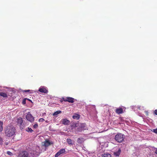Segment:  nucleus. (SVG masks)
<instances>
[{
  "instance_id": "nucleus-1",
  "label": "nucleus",
  "mask_w": 157,
  "mask_h": 157,
  "mask_svg": "<svg viewBox=\"0 0 157 157\" xmlns=\"http://www.w3.org/2000/svg\"><path fill=\"white\" fill-rule=\"evenodd\" d=\"M15 132V129L13 126H7L5 129L6 135L9 137L14 135Z\"/></svg>"
},
{
  "instance_id": "nucleus-2",
  "label": "nucleus",
  "mask_w": 157,
  "mask_h": 157,
  "mask_svg": "<svg viewBox=\"0 0 157 157\" xmlns=\"http://www.w3.org/2000/svg\"><path fill=\"white\" fill-rule=\"evenodd\" d=\"M114 138L117 141L121 143L124 141L125 138V136L124 134L119 133L115 135Z\"/></svg>"
},
{
  "instance_id": "nucleus-3",
  "label": "nucleus",
  "mask_w": 157,
  "mask_h": 157,
  "mask_svg": "<svg viewBox=\"0 0 157 157\" xmlns=\"http://www.w3.org/2000/svg\"><path fill=\"white\" fill-rule=\"evenodd\" d=\"M17 125L20 126L21 129H22L25 126V124L23 122V120L22 118L19 117L17 118L16 121Z\"/></svg>"
},
{
  "instance_id": "nucleus-4",
  "label": "nucleus",
  "mask_w": 157,
  "mask_h": 157,
  "mask_svg": "<svg viewBox=\"0 0 157 157\" xmlns=\"http://www.w3.org/2000/svg\"><path fill=\"white\" fill-rule=\"evenodd\" d=\"M62 99L65 102H68L69 103H73L74 102L75 99L70 97L63 98Z\"/></svg>"
},
{
  "instance_id": "nucleus-5",
  "label": "nucleus",
  "mask_w": 157,
  "mask_h": 157,
  "mask_svg": "<svg viewBox=\"0 0 157 157\" xmlns=\"http://www.w3.org/2000/svg\"><path fill=\"white\" fill-rule=\"evenodd\" d=\"M29 154L26 151L21 152L19 154L18 157H28Z\"/></svg>"
},
{
  "instance_id": "nucleus-6",
  "label": "nucleus",
  "mask_w": 157,
  "mask_h": 157,
  "mask_svg": "<svg viewBox=\"0 0 157 157\" xmlns=\"http://www.w3.org/2000/svg\"><path fill=\"white\" fill-rule=\"evenodd\" d=\"M38 91L43 93L46 94L48 92V90L47 87L45 86H41L39 88Z\"/></svg>"
},
{
  "instance_id": "nucleus-7",
  "label": "nucleus",
  "mask_w": 157,
  "mask_h": 157,
  "mask_svg": "<svg viewBox=\"0 0 157 157\" xmlns=\"http://www.w3.org/2000/svg\"><path fill=\"white\" fill-rule=\"evenodd\" d=\"M26 118L28 121L30 122H33L34 121V117L30 114H28L26 115Z\"/></svg>"
},
{
  "instance_id": "nucleus-8",
  "label": "nucleus",
  "mask_w": 157,
  "mask_h": 157,
  "mask_svg": "<svg viewBox=\"0 0 157 157\" xmlns=\"http://www.w3.org/2000/svg\"><path fill=\"white\" fill-rule=\"evenodd\" d=\"M65 152V149H60L55 155V157H58L62 154L64 153Z\"/></svg>"
},
{
  "instance_id": "nucleus-9",
  "label": "nucleus",
  "mask_w": 157,
  "mask_h": 157,
  "mask_svg": "<svg viewBox=\"0 0 157 157\" xmlns=\"http://www.w3.org/2000/svg\"><path fill=\"white\" fill-rule=\"evenodd\" d=\"M62 123L64 125H68L70 121L66 119H64L61 120Z\"/></svg>"
},
{
  "instance_id": "nucleus-10",
  "label": "nucleus",
  "mask_w": 157,
  "mask_h": 157,
  "mask_svg": "<svg viewBox=\"0 0 157 157\" xmlns=\"http://www.w3.org/2000/svg\"><path fill=\"white\" fill-rule=\"evenodd\" d=\"M115 112L117 114H121L123 113V109L121 108H117L116 109Z\"/></svg>"
},
{
  "instance_id": "nucleus-11",
  "label": "nucleus",
  "mask_w": 157,
  "mask_h": 157,
  "mask_svg": "<svg viewBox=\"0 0 157 157\" xmlns=\"http://www.w3.org/2000/svg\"><path fill=\"white\" fill-rule=\"evenodd\" d=\"M44 143V146L45 147H47L51 145V143L49 140H46Z\"/></svg>"
},
{
  "instance_id": "nucleus-12",
  "label": "nucleus",
  "mask_w": 157,
  "mask_h": 157,
  "mask_svg": "<svg viewBox=\"0 0 157 157\" xmlns=\"http://www.w3.org/2000/svg\"><path fill=\"white\" fill-rule=\"evenodd\" d=\"M121 152L120 149H119L117 151L115 152L114 153V155L116 156H119Z\"/></svg>"
},
{
  "instance_id": "nucleus-13",
  "label": "nucleus",
  "mask_w": 157,
  "mask_h": 157,
  "mask_svg": "<svg viewBox=\"0 0 157 157\" xmlns=\"http://www.w3.org/2000/svg\"><path fill=\"white\" fill-rule=\"evenodd\" d=\"M67 141L68 144L70 145H72L73 144L72 143V141L70 139H67Z\"/></svg>"
},
{
  "instance_id": "nucleus-14",
  "label": "nucleus",
  "mask_w": 157,
  "mask_h": 157,
  "mask_svg": "<svg viewBox=\"0 0 157 157\" xmlns=\"http://www.w3.org/2000/svg\"><path fill=\"white\" fill-rule=\"evenodd\" d=\"M76 131H75V133H77L78 132H80L82 131V128L80 127H79L77 128L76 129H75Z\"/></svg>"
},
{
  "instance_id": "nucleus-15",
  "label": "nucleus",
  "mask_w": 157,
  "mask_h": 157,
  "mask_svg": "<svg viewBox=\"0 0 157 157\" xmlns=\"http://www.w3.org/2000/svg\"><path fill=\"white\" fill-rule=\"evenodd\" d=\"M0 96L4 98H6L7 97V94L3 92L0 93Z\"/></svg>"
},
{
  "instance_id": "nucleus-16",
  "label": "nucleus",
  "mask_w": 157,
  "mask_h": 157,
  "mask_svg": "<svg viewBox=\"0 0 157 157\" xmlns=\"http://www.w3.org/2000/svg\"><path fill=\"white\" fill-rule=\"evenodd\" d=\"M102 157H111V155L109 153L104 154L102 155Z\"/></svg>"
},
{
  "instance_id": "nucleus-17",
  "label": "nucleus",
  "mask_w": 157,
  "mask_h": 157,
  "mask_svg": "<svg viewBox=\"0 0 157 157\" xmlns=\"http://www.w3.org/2000/svg\"><path fill=\"white\" fill-rule=\"evenodd\" d=\"M3 123L2 121H0V132H1L3 130Z\"/></svg>"
},
{
  "instance_id": "nucleus-18",
  "label": "nucleus",
  "mask_w": 157,
  "mask_h": 157,
  "mask_svg": "<svg viewBox=\"0 0 157 157\" xmlns=\"http://www.w3.org/2000/svg\"><path fill=\"white\" fill-rule=\"evenodd\" d=\"M61 113V111H58L56 112H55L53 114V116H55L57 115H58V114L60 113Z\"/></svg>"
},
{
  "instance_id": "nucleus-19",
  "label": "nucleus",
  "mask_w": 157,
  "mask_h": 157,
  "mask_svg": "<svg viewBox=\"0 0 157 157\" xmlns=\"http://www.w3.org/2000/svg\"><path fill=\"white\" fill-rule=\"evenodd\" d=\"M82 140L83 139L82 138H78L77 139V142L78 144H81L82 142Z\"/></svg>"
},
{
  "instance_id": "nucleus-20",
  "label": "nucleus",
  "mask_w": 157,
  "mask_h": 157,
  "mask_svg": "<svg viewBox=\"0 0 157 157\" xmlns=\"http://www.w3.org/2000/svg\"><path fill=\"white\" fill-rule=\"evenodd\" d=\"M73 118L74 119H78L79 118V117L78 115H77L76 116L74 115L73 116Z\"/></svg>"
},
{
  "instance_id": "nucleus-21",
  "label": "nucleus",
  "mask_w": 157,
  "mask_h": 157,
  "mask_svg": "<svg viewBox=\"0 0 157 157\" xmlns=\"http://www.w3.org/2000/svg\"><path fill=\"white\" fill-rule=\"evenodd\" d=\"M27 131L28 132H33V131L31 128H28V129L27 130Z\"/></svg>"
},
{
  "instance_id": "nucleus-22",
  "label": "nucleus",
  "mask_w": 157,
  "mask_h": 157,
  "mask_svg": "<svg viewBox=\"0 0 157 157\" xmlns=\"http://www.w3.org/2000/svg\"><path fill=\"white\" fill-rule=\"evenodd\" d=\"M44 121V120L42 118H40L39 120V122H42Z\"/></svg>"
},
{
  "instance_id": "nucleus-23",
  "label": "nucleus",
  "mask_w": 157,
  "mask_h": 157,
  "mask_svg": "<svg viewBox=\"0 0 157 157\" xmlns=\"http://www.w3.org/2000/svg\"><path fill=\"white\" fill-rule=\"evenodd\" d=\"M7 154L10 155H13V153L10 151H8L7 152Z\"/></svg>"
},
{
  "instance_id": "nucleus-24",
  "label": "nucleus",
  "mask_w": 157,
  "mask_h": 157,
  "mask_svg": "<svg viewBox=\"0 0 157 157\" xmlns=\"http://www.w3.org/2000/svg\"><path fill=\"white\" fill-rule=\"evenodd\" d=\"M33 128H37L38 127V124H35L34 125H33Z\"/></svg>"
},
{
  "instance_id": "nucleus-25",
  "label": "nucleus",
  "mask_w": 157,
  "mask_h": 157,
  "mask_svg": "<svg viewBox=\"0 0 157 157\" xmlns=\"http://www.w3.org/2000/svg\"><path fill=\"white\" fill-rule=\"evenodd\" d=\"M3 142V140L0 136V145L2 144Z\"/></svg>"
},
{
  "instance_id": "nucleus-26",
  "label": "nucleus",
  "mask_w": 157,
  "mask_h": 157,
  "mask_svg": "<svg viewBox=\"0 0 157 157\" xmlns=\"http://www.w3.org/2000/svg\"><path fill=\"white\" fill-rule=\"evenodd\" d=\"M85 125L84 124H81V126L80 127L81 128H82V130H83L84 127H85Z\"/></svg>"
},
{
  "instance_id": "nucleus-27",
  "label": "nucleus",
  "mask_w": 157,
  "mask_h": 157,
  "mask_svg": "<svg viewBox=\"0 0 157 157\" xmlns=\"http://www.w3.org/2000/svg\"><path fill=\"white\" fill-rule=\"evenodd\" d=\"M153 132L155 133H157V128L153 129Z\"/></svg>"
},
{
  "instance_id": "nucleus-28",
  "label": "nucleus",
  "mask_w": 157,
  "mask_h": 157,
  "mask_svg": "<svg viewBox=\"0 0 157 157\" xmlns=\"http://www.w3.org/2000/svg\"><path fill=\"white\" fill-rule=\"evenodd\" d=\"M29 91H30V90H24L23 91V92H29Z\"/></svg>"
},
{
  "instance_id": "nucleus-29",
  "label": "nucleus",
  "mask_w": 157,
  "mask_h": 157,
  "mask_svg": "<svg viewBox=\"0 0 157 157\" xmlns=\"http://www.w3.org/2000/svg\"><path fill=\"white\" fill-rule=\"evenodd\" d=\"M154 113L157 115V109H155L154 111Z\"/></svg>"
},
{
  "instance_id": "nucleus-30",
  "label": "nucleus",
  "mask_w": 157,
  "mask_h": 157,
  "mask_svg": "<svg viewBox=\"0 0 157 157\" xmlns=\"http://www.w3.org/2000/svg\"><path fill=\"white\" fill-rule=\"evenodd\" d=\"M23 104H25V100H24L23 101Z\"/></svg>"
},
{
  "instance_id": "nucleus-31",
  "label": "nucleus",
  "mask_w": 157,
  "mask_h": 157,
  "mask_svg": "<svg viewBox=\"0 0 157 157\" xmlns=\"http://www.w3.org/2000/svg\"><path fill=\"white\" fill-rule=\"evenodd\" d=\"M155 154H157V148H156V150L155 151Z\"/></svg>"
},
{
  "instance_id": "nucleus-32",
  "label": "nucleus",
  "mask_w": 157,
  "mask_h": 157,
  "mask_svg": "<svg viewBox=\"0 0 157 157\" xmlns=\"http://www.w3.org/2000/svg\"><path fill=\"white\" fill-rule=\"evenodd\" d=\"M73 127H74V128L75 127H76V126H74Z\"/></svg>"
},
{
  "instance_id": "nucleus-33",
  "label": "nucleus",
  "mask_w": 157,
  "mask_h": 157,
  "mask_svg": "<svg viewBox=\"0 0 157 157\" xmlns=\"http://www.w3.org/2000/svg\"><path fill=\"white\" fill-rule=\"evenodd\" d=\"M6 145H7L8 144V143H6Z\"/></svg>"
}]
</instances>
